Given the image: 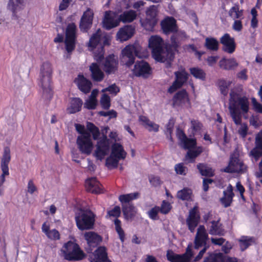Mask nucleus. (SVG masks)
<instances>
[{
  "label": "nucleus",
  "instance_id": "58",
  "mask_svg": "<svg viewBox=\"0 0 262 262\" xmlns=\"http://www.w3.org/2000/svg\"><path fill=\"white\" fill-rule=\"evenodd\" d=\"M171 206L169 203L164 200L162 201L161 207H159L160 212L164 214H167L171 210Z\"/></svg>",
  "mask_w": 262,
  "mask_h": 262
},
{
  "label": "nucleus",
  "instance_id": "33",
  "mask_svg": "<svg viewBox=\"0 0 262 262\" xmlns=\"http://www.w3.org/2000/svg\"><path fill=\"white\" fill-rule=\"evenodd\" d=\"M189 101L188 94L186 90L183 89L177 92L172 98L173 105H180L185 100Z\"/></svg>",
  "mask_w": 262,
  "mask_h": 262
},
{
  "label": "nucleus",
  "instance_id": "61",
  "mask_svg": "<svg viewBox=\"0 0 262 262\" xmlns=\"http://www.w3.org/2000/svg\"><path fill=\"white\" fill-rule=\"evenodd\" d=\"M251 102L254 110L256 113L262 114V104L254 97L252 98Z\"/></svg>",
  "mask_w": 262,
  "mask_h": 262
},
{
  "label": "nucleus",
  "instance_id": "41",
  "mask_svg": "<svg viewBox=\"0 0 262 262\" xmlns=\"http://www.w3.org/2000/svg\"><path fill=\"white\" fill-rule=\"evenodd\" d=\"M225 256L221 253H209L204 259V262H225Z\"/></svg>",
  "mask_w": 262,
  "mask_h": 262
},
{
  "label": "nucleus",
  "instance_id": "18",
  "mask_svg": "<svg viewBox=\"0 0 262 262\" xmlns=\"http://www.w3.org/2000/svg\"><path fill=\"white\" fill-rule=\"evenodd\" d=\"M118 61L114 54L108 55L103 63V70L107 75L115 74L118 69Z\"/></svg>",
  "mask_w": 262,
  "mask_h": 262
},
{
  "label": "nucleus",
  "instance_id": "16",
  "mask_svg": "<svg viewBox=\"0 0 262 262\" xmlns=\"http://www.w3.org/2000/svg\"><path fill=\"white\" fill-rule=\"evenodd\" d=\"M109 139L106 135H103L102 137L97 142L95 156L98 160H101L107 154L110 148Z\"/></svg>",
  "mask_w": 262,
  "mask_h": 262
},
{
  "label": "nucleus",
  "instance_id": "64",
  "mask_svg": "<svg viewBox=\"0 0 262 262\" xmlns=\"http://www.w3.org/2000/svg\"><path fill=\"white\" fill-rule=\"evenodd\" d=\"M232 29L237 32L241 31L243 29V24L241 20H234V21L232 25Z\"/></svg>",
  "mask_w": 262,
  "mask_h": 262
},
{
  "label": "nucleus",
  "instance_id": "23",
  "mask_svg": "<svg viewBox=\"0 0 262 262\" xmlns=\"http://www.w3.org/2000/svg\"><path fill=\"white\" fill-rule=\"evenodd\" d=\"M250 156L256 161L262 156V129L256 135L255 147L251 150Z\"/></svg>",
  "mask_w": 262,
  "mask_h": 262
},
{
  "label": "nucleus",
  "instance_id": "43",
  "mask_svg": "<svg viewBox=\"0 0 262 262\" xmlns=\"http://www.w3.org/2000/svg\"><path fill=\"white\" fill-rule=\"evenodd\" d=\"M195 149H188L187 151L186 158L190 160V162H194V160L196 157H198L202 152L203 147L202 146L195 147Z\"/></svg>",
  "mask_w": 262,
  "mask_h": 262
},
{
  "label": "nucleus",
  "instance_id": "1",
  "mask_svg": "<svg viewBox=\"0 0 262 262\" xmlns=\"http://www.w3.org/2000/svg\"><path fill=\"white\" fill-rule=\"evenodd\" d=\"M237 94L234 92L230 93L229 109L231 117L236 125H241L238 133L242 138H245L248 134V127L246 123L242 124V114H247L249 110V102L246 96L238 97L236 99Z\"/></svg>",
  "mask_w": 262,
  "mask_h": 262
},
{
  "label": "nucleus",
  "instance_id": "42",
  "mask_svg": "<svg viewBox=\"0 0 262 262\" xmlns=\"http://www.w3.org/2000/svg\"><path fill=\"white\" fill-rule=\"evenodd\" d=\"M229 15L234 20L243 18V10H239L238 5L232 7L229 11Z\"/></svg>",
  "mask_w": 262,
  "mask_h": 262
},
{
  "label": "nucleus",
  "instance_id": "49",
  "mask_svg": "<svg viewBox=\"0 0 262 262\" xmlns=\"http://www.w3.org/2000/svg\"><path fill=\"white\" fill-rule=\"evenodd\" d=\"M200 220V216H198L197 218H192L187 217L186 219V224L188 226V229L191 232H193L195 228L198 225Z\"/></svg>",
  "mask_w": 262,
  "mask_h": 262
},
{
  "label": "nucleus",
  "instance_id": "9",
  "mask_svg": "<svg viewBox=\"0 0 262 262\" xmlns=\"http://www.w3.org/2000/svg\"><path fill=\"white\" fill-rule=\"evenodd\" d=\"M132 72L135 77L146 79L151 74L152 69L147 61L142 60L135 62Z\"/></svg>",
  "mask_w": 262,
  "mask_h": 262
},
{
  "label": "nucleus",
  "instance_id": "52",
  "mask_svg": "<svg viewBox=\"0 0 262 262\" xmlns=\"http://www.w3.org/2000/svg\"><path fill=\"white\" fill-rule=\"evenodd\" d=\"M119 160H120L110 155L106 159L105 165L108 168H116L118 167Z\"/></svg>",
  "mask_w": 262,
  "mask_h": 262
},
{
  "label": "nucleus",
  "instance_id": "53",
  "mask_svg": "<svg viewBox=\"0 0 262 262\" xmlns=\"http://www.w3.org/2000/svg\"><path fill=\"white\" fill-rule=\"evenodd\" d=\"M185 149H191L195 148L196 146V139L195 138H188L184 140L182 142Z\"/></svg>",
  "mask_w": 262,
  "mask_h": 262
},
{
  "label": "nucleus",
  "instance_id": "27",
  "mask_svg": "<svg viewBox=\"0 0 262 262\" xmlns=\"http://www.w3.org/2000/svg\"><path fill=\"white\" fill-rule=\"evenodd\" d=\"M83 105L82 100L79 97H72L69 99V105L67 108V113L74 114L81 111Z\"/></svg>",
  "mask_w": 262,
  "mask_h": 262
},
{
  "label": "nucleus",
  "instance_id": "37",
  "mask_svg": "<svg viewBox=\"0 0 262 262\" xmlns=\"http://www.w3.org/2000/svg\"><path fill=\"white\" fill-rule=\"evenodd\" d=\"M122 212L126 220L132 221L137 213L136 208L133 204L122 207Z\"/></svg>",
  "mask_w": 262,
  "mask_h": 262
},
{
  "label": "nucleus",
  "instance_id": "45",
  "mask_svg": "<svg viewBox=\"0 0 262 262\" xmlns=\"http://www.w3.org/2000/svg\"><path fill=\"white\" fill-rule=\"evenodd\" d=\"M205 47L208 50L216 51L219 49V42L213 37H207L205 39Z\"/></svg>",
  "mask_w": 262,
  "mask_h": 262
},
{
  "label": "nucleus",
  "instance_id": "13",
  "mask_svg": "<svg viewBox=\"0 0 262 262\" xmlns=\"http://www.w3.org/2000/svg\"><path fill=\"white\" fill-rule=\"evenodd\" d=\"M175 80L168 89V92L172 94L180 89L188 80L189 74L185 69L174 72Z\"/></svg>",
  "mask_w": 262,
  "mask_h": 262
},
{
  "label": "nucleus",
  "instance_id": "11",
  "mask_svg": "<svg viewBox=\"0 0 262 262\" xmlns=\"http://www.w3.org/2000/svg\"><path fill=\"white\" fill-rule=\"evenodd\" d=\"M11 159V151L9 147L6 146L1 158V168L2 173L0 176V186H2L5 181V177L9 175V164Z\"/></svg>",
  "mask_w": 262,
  "mask_h": 262
},
{
  "label": "nucleus",
  "instance_id": "48",
  "mask_svg": "<svg viewBox=\"0 0 262 262\" xmlns=\"http://www.w3.org/2000/svg\"><path fill=\"white\" fill-rule=\"evenodd\" d=\"M87 129L88 132L90 133V135H92L94 140H96L99 139L100 133L98 127L95 126L93 123L88 122L87 124Z\"/></svg>",
  "mask_w": 262,
  "mask_h": 262
},
{
  "label": "nucleus",
  "instance_id": "21",
  "mask_svg": "<svg viewBox=\"0 0 262 262\" xmlns=\"http://www.w3.org/2000/svg\"><path fill=\"white\" fill-rule=\"evenodd\" d=\"M93 16V12L90 8L83 13L79 24V28L81 31L86 32L91 28Z\"/></svg>",
  "mask_w": 262,
  "mask_h": 262
},
{
  "label": "nucleus",
  "instance_id": "6",
  "mask_svg": "<svg viewBox=\"0 0 262 262\" xmlns=\"http://www.w3.org/2000/svg\"><path fill=\"white\" fill-rule=\"evenodd\" d=\"M95 215L91 210H85L75 216V221L78 228L81 230L93 228Z\"/></svg>",
  "mask_w": 262,
  "mask_h": 262
},
{
  "label": "nucleus",
  "instance_id": "47",
  "mask_svg": "<svg viewBox=\"0 0 262 262\" xmlns=\"http://www.w3.org/2000/svg\"><path fill=\"white\" fill-rule=\"evenodd\" d=\"M192 195V191L188 188H184L178 191L177 196L182 201H189Z\"/></svg>",
  "mask_w": 262,
  "mask_h": 262
},
{
  "label": "nucleus",
  "instance_id": "38",
  "mask_svg": "<svg viewBox=\"0 0 262 262\" xmlns=\"http://www.w3.org/2000/svg\"><path fill=\"white\" fill-rule=\"evenodd\" d=\"M137 16V13L135 11L130 10L123 12L119 16V17L120 21L126 23L133 21L136 19Z\"/></svg>",
  "mask_w": 262,
  "mask_h": 262
},
{
  "label": "nucleus",
  "instance_id": "10",
  "mask_svg": "<svg viewBox=\"0 0 262 262\" xmlns=\"http://www.w3.org/2000/svg\"><path fill=\"white\" fill-rule=\"evenodd\" d=\"M193 255L191 244L188 245L185 252L182 254L174 253L171 250H168L166 254L167 259L170 262H190Z\"/></svg>",
  "mask_w": 262,
  "mask_h": 262
},
{
  "label": "nucleus",
  "instance_id": "34",
  "mask_svg": "<svg viewBox=\"0 0 262 262\" xmlns=\"http://www.w3.org/2000/svg\"><path fill=\"white\" fill-rule=\"evenodd\" d=\"M211 225L209 230V234L211 235H222L224 234V229L223 226L220 222V219L217 221L211 222Z\"/></svg>",
  "mask_w": 262,
  "mask_h": 262
},
{
  "label": "nucleus",
  "instance_id": "32",
  "mask_svg": "<svg viewBox=\"0 0 262 262\" xmlns=\"http://www.w3.org/2000/svg\"><path fill=\"white\" fill-rule=\"evenodd\" d=\"M127 153L124 150L123 146L119 143H114L112 145L111 155L117 158L118 159L124 160L125 159Z\"/></svg>",
  "mask_w": 262,
  "mask_h": 262
},
{
  "label": "nucleus",
  "instance_id": "54",
  "mask_svg": "<svg viewBox=\"0 0 262 262\" xmlns=\"http://www.w3.org/2000/svg\"><path fill=\"white\" fill-rule=\"evenodd\" d=\"M207 238L208 237L196 235L194 240V248L195 249H199L203 246H206V244Z\"/></svg>",
  "mask_w": 262,
  "mask_h": 262
},
{
  "label": "nucleus",
  "instance_id": "19",
  "mask_svg": "<svg viewBox=\"0 0 262 262\" xmlns=\"http://www.w3.org/2000/svg\"><path fill=\"white\" fill-rule=\"evenodd\" d=\"M119 17L116 14L111 11L105 12L103 20V27L107 30H111L119 26L120 24Z\"/></svg>",
  "mask_w": 262,
  "mask_h": 262
},
{
  "label": "nucleus",
  "instance_id": "59",
  "mask_svg": "<svg viewBox=\"0 0 262 262\" xmlns=\"http://www.w3.org/2000/svg\"><path fill=\"white\" fill-rule=\"evenodd\" d=\"M249 123L250 125L253 126L256 128L261 125V122L259 121V117L258 115H252L249 118Z\"/></svg>",
  "mask_w": 262,
  "mask_h": 262
},
{
  "label": "nucleus",
  "instance_id": "25",
  "mask_svg": "<svg viewBox=\"0 0 262 262\" xmlns=\"http://www.w3.org/2000/svg\"><path fill=\"white\" fill-rule=\"evenodd\" d=\"M89 255V260L91 262H104L107 259L106 249L104 247H99L94 253Z\"/></svg>",
  "mask_w": 262,
  "mask_h": 262
},
{
  "label": "nucleus",
  "instance_id": "26",
  "mask_svg": "<svg viewBox=\"0 0 262 262\" xmlns=\"http://www.w3.org/2000/svg\"><path fill=\"white\" fill-rule=\"evenodd\" d=\"M75 82L78 89L83 93L88 94L91 91L92 83L83 75H78V77L75 80Z\"/></svg>",
  "mask_w": 262,
  "mask_h": 262
},
{
  "label": "nucleus",
  "instance_id": "15",
  "mask_svg": "<svg viewBox=\"0 0 262 262\" xmlns=\"http://www.w3.org/2000/svg\"><path fill=\"white\" fill-rule=\"evenodd\" d=\"M120 214L121 209L119 206H116L113 209L107 211V214L110 216L116 217V219L114 220L115 230L119 235V237L120 241L121 242L123 243L125 240V233L121 227V221L117 219L119 216H120Z\"/></svg>",
  "mask_w": 262,
  "mask_h": 262
},
{
  "label": "nucleus",
  "instance_id": "24",
  "mask_svg": "<svg viewBox=\"0 0 262 262\" xmlns=\"http://www.w3.org/2000/svg\"><path fill=\"white\" fill-rule=\"evenodd\" d=\"M85 186L87 191L92 193L98 194L102 192V185L95 177L86 179Z\"/></svg>",
  "mask_w": 262,
  "mask_h": 262
},
{
  "label": "nucleus",
  "instance_id": "30",
  "mask_svg": "<svg viewBox=\"0 0 262 262\" xmlns=\"http://www.w3.org/2000/svg\"><path fill=\"white\" fill-rule=\"evenodd\" d=\"M238 66V63L234 58H222L219 61V67L221 69L230 71L234 70Z\"/></svg>",
  "mask_w": 262,
  "mask_h": 262
},
{
  "label": "nucleus",
  "instance_id": "63",
  "mask_svg": "<svg viewBox=\"0 0 262 262\" xmlns=\"http://www.w3.org/2000/svg\"><path fill=\"white\" fill-rule=\"evenodd\" d=\"M47 237L52 240H58L60 238V234L56 229H52L46 235Z\"/></svg>",
  "mask_w": 262,
  "mask_h": 262
},
{
  "label": "nucleus",
  "instance_id": "40",
  "mask_svg": "<svg viewBox=\"0 0 262 262\" xmlns=\"http://www.w3.org/2000/svg\"><path fill=\"white\" fill-rule=\"evenodd\" d=\"M241 250L243 251L247 249L250 246L255 243V239L253 237L243 236L238 240Z\"/></svg>",
  "mask_w": 262,
  "mask_h": 262
},
{
  "label": "nucleus",
  "instance_id": "14",
  "mask_svg": "<svg viewBox=\"0 0 262 262\" xmlns=\"http://www.w3.org/2000/svg\"><path fill=\"white\" fill-rule=\"evenodd\" d=\"M245 170V165L242 161H241L239 157L234 155L231 156L230 161L227 166L223 171L227 173H239L243 172Z\"/></svg>",
  "mask_w": 262,
  "mask_h": 262
},
{
  "label": "nucleus",
  "instance_id": "31",
  "mask_svg": "<svg viewBox=\"0 0 262 262\" xmlns=\"http://www.w3.org/2000/svg\"><path fill=\"white\" fill-rule=\"evenodd\" d=\"M134 31L135 29L131 26H126L119 29L117 37L121 41H126L133 36Z\"/></svg>",
  "mask_w": 262,
  "mask_h": 262
},
{
  "label": "nucleus",
  "instance_id": "46",
  "mask_svg": "<svg viewBox=\"0 0 262 262\" xmlns=\"http://www.w3.org/2000/svg\"><path fill=\"white\" fill-rule=\"evenodd\" d=\"M190 74L196 79L205 80L206 73L204 71L198 67H193L189 69Z\"/></svg>",
  "mask_w": 262,
  "mask_h": 262
},
{
  "label": "nucleus",
  "instance_id": "7",
  "mask_svg": "<svg viewBox=\"0 0 262 262\" xmlns=\"http://www.w3.org/2000/svg\"><path fill=\"white\" fill-rule=\"evenodd\" d=\"M139 51L135 45L126 46L121 51L120 60L121 63L127 68H130L135 61Z\"/></svg>",
  "mask_w": 262,
  "mask_h": 262
},
{
  "label": "nucleus",
  "instance_id": "12",
  "mask_svg": "<svg viewBox=\"0 0 262 262\" xmlns=\"http://www.w3.org/2000/svg\"><path fill=\"white\" fill-rule=\"evenodd\" d=\"M77 144L82 154L90 155L93 148L90 133H85V135L79 136L77 139Z\"/></svg>",
  "mask_w": 262,
  "mask_h": 262
},
{
  "label": "nucleus",
  "instance_id": "20",
  "mask_svg": "<svg viewBox=\"0 0 262 262\" xmlns=\"http://www.w3.org/2000/svg\"><path fill=\"white\" fill-rule=\"evenodd\" d=\"M161 27L163 33L166 35L177 33L178 30L177 21L173 17H165L161 21Z\"/></svg>",
  "mask_w": 262,
  "mask_h": 262
},
{
  "label": "nucleus",
  "instance_id": "57",
  "mask_svg": "<svg viewBox=\"0 0 262 262\" xmlns=\"http://www.w3.org/2000/svg\"><path fill=\"white\" fill-rule=\"evenodd\" d=\"M187 168L184 166L183 163L177 164L174 166V170L176 173L185 176L187 171Z\"/></svg>",
  "mask_w": 262,
  "mask_h": 262
},
{
  "label": "nucleus",
  "instance_id": "44",
  "mask_svg": "<svg viewBox=\"0 0 262 262\" xmlns=\"http://www.w3.org/2000/svg\"><path fill=\"white\" fill-rule=\"evenodd\" d=\"M232 82L227 81L226 80L222 79L217 81V86L221 92V93L224 96H227L228 94L229 88Z\"/></svg>",
  "mask_w": 262,
  "mask_h": 262
},
{
  "label": "nucleus",
  "instance_id": "28",
  "mask_svg": "<svg viewBox=\"0 0 262 262\" xmlns=\"http://www.w3.org/2000/svg\"><path fill=\"white\" fill-rule=\"evenodd\" d=\"M234 196L233 187L231 184H229L226 190L223 191V196L220 199V201L225 208H227L231 206Z\"/></svg>",
  "mask_w": 262,
  "mask_h": 262
},
{
  "label": "nucleus",
  "instance_id": "56",
  "mask_svg": "<svg viewBox=\"0 0 262 262\" xmlns=\"http://www.w3.org/2000/svg\"><path fill=\"white\" fill-rule=\"evenodd\" d=\"M159 212V207L155 206L147 212V214L150 219L154 221L158 220L159 219L158 216V213Z\"/></svg>",
  "mask_w": 262,
  "mask_h": 262
},
{
  "label": "nucleus",
  "instance_id": "60",
  "mask_svg": "<svg viewBox=\"0 0 262 262\" xmlns=\"http://www.w3.org/2000/svg\"><path fill=\"white\" fill-rule=\"evenodd\" d=\"M179 35V33H174L170 37V46L175 50H177L180 46L179 41H178Z\"/></svg>",
  "mask_w": 262,
  "mask_h": 262
},
{
  "label": "nucleus",
  "instance_id": "39",
  "mask_svg": "<svg viewBox=\"0 0 262 262\" xmlns=\"http://www.w3.org/2000/svg\"><path fill=\"white\" fill-rule=\"evenodd\" d=\"M102 32L100 29L94 33L90 37L88 46L93 49H95L98 45L101 44Z\"/></svg>",
  "mask_w": 262,
  "mask_h": 262
},
{
  "label": "nucleus",
  "instance_id": "35",
  "mask_svg": "<svg viewBox=\"0 0 262 262\" xmlns=\"http://www.w3.org/2000/svg\"><path fill=\"white\" fill-rule=\"evenodd\" d=\"M196 168L202 176L212 177L214 176V170L206 163H200L197 164Z\"/></svg>",
  "mask_w": 262,
  "mask_h": 262
},
{
  "label": "nucleus",
  "instance_id": "51",
  "mask_svg": "<svg viewBox=\"0 0 262 262\" xmlns=\"http://www.w3.org/2000/svg\"><path fill=\"white\" fill-rule=\"evenodd\" d=\"M26 0H9L8 7L15 13L17 7L23 6Z\"/></svg>",
  "mask_w": 262,
  "mask_h": 262
},
{
  "label": "nucleus",
  "instance_id": "29",
  "mask_svg": "<svg viewBox=\"0 0 262 262\" xmlns=\"http://www.w3.org/2000/svg\"><path fill=\"white\" fill-rule=\"evenodd\" d=\"M91 78L94 81L101 82L104 78V74L97 63H92L90 66Z\"/></svg>",
  "mask_w": 262,
  "mask_h": 262
},
{
  "label": "nucleus",
  "instance_id": "50",
  "mask_svg": "<svg viewBox=\"0 0 262 262\" xmlns=\"http://www.w3.org/2000/svg\"><path fill=\"white\" fill-rule=\"evenodd\" d=\"M191 128L192 130V134L193 135L199 133L202 129L203 125L202 123L198 119H192L190 121Z\"/></svg>",
  "mask_w": 262,
  "mask_h": 262
},
{
  "label": "nucleus",
  "instance_id": "17",
  "mask_svg": "<svg viewBox=\"0 0 262 262\" xmlns=\"http://www.w3.org/2000/svg\"><path fill=\"white\" fill-rule=\"evenodd\" d=\"M84 237L87 242V246L85 247V250L88 253H92L94 248L102 241V237L93 231L85 232Z\"/></svg>",
  "mask_w": 262,
  "mask_h": 262
},
{
  "label": "nucleus",
  "instance_id": "4",
  "mask_svg": "<svg viewBox=\"0 0 262 262\" xmlns=\"http://www.w3.org/2000/svg\"><path fill=\"white\" fill-rule=\"evenodd\" d=\"M62 251L65 259L68 260H80L86 256L79 245L72 241L66 243Z\"/></svg>",
  "mask_w": 262,
  "mask_h": 262
},
{
  "label": "nucleus",
  "instance_id": "62",
  "mask_svg": "<svg viewBox=\"0 0 262 262\" xmlns=\"http://www.w3.org/2000/svg\"><path fill=\"white\" fill-rule=\"evenodd\" d=\"M97 105V100L89 98L84 103V107L88 110H94L96 108Z\"/></svg>",
  "mask_w": 262,
  "mask_h": 262
},
{
  "label": "nucleus",
  "instance_id": "22",
  "mask_svg": "<svg viewBox=\"0 0 262 262\" xmlns=\"http://www.w3.org/2000/svg\"><path fill=\"white\" fill-rule=\"evenodd\" d=\"M220 42L223 45V50L229 54L233 53L236 49L234 38L231 37L229 34H224L220 38Z\"/></svg>",
  "mask_w": 262,
  "mask_h": 262
},
{
  "label": "nucleus",
  "instance_id": "36",
  "mask_svg": "<svg viewBox=\"0 0 262 262\" xmlns=\"http://www.w3.org/2000/svg\"><path fill=\"white\" fill-rule=\"evenodd\" d=\"M139 195L138 192L120 195L119 196V200L121 203L122 207L133 204L132 201L137 199Z\"/></svg>",
  "mask_w": 262,
  "mask_h": 262
},
{
  "label": "nucleus",
  "instance_id": "5",
  "mask_svg": "<svg viewBox=\"0 0 262 262\" xmlns=\"http://www.w3.org/2000/svg\"><path fill=\"white\" fill-rule=\"evenodd\" d=\"M158 8L151 5L145 11V17L140 20L141 26L146 31H153L158 21Z\"/></svg>",
  "mask_w": 262,
  "mask_h": 262
},
{
  "label": "nucleus",
  "instance_id": "8",
  "mask_svg": "<svg viewBox=\"0 0 262 262\" xmlns=\"http://www.w3.org/2000/svg\"><path fill=\"white\" fill-rule=\"evenodd\" d=\"M76 30V26L74 23L69 24L67 27L64 43L66 49L68 53H71L75 48Z\"/></svg>",
  "mask_w": 262,
  "mask_h": 262
},
{
  "label": "nucleus",
  "instance_id": "55",
  "mask_svg": "<svg viewBox=\"0 0 262 262\" xmlns=\"http://www.w3.org/2000/svg\"><path fill=\"white\" fill-rule=\"evenodd\" d=\"M100 104L103 109H109L111 106V98L110 96L105 94H103L100 99Z\"/></svg>",
  "mask_w": 262,
  "mask_h": 262
},
{
  "label": "nucleus",
  "instance_id": "3",
  "mask_svg": "<svg viewBox=\"0 0 262 262\" xmlns=\"http://www.w3.org/2000/svg\"><path fill=\"white\" fill-rule=\"evenodd\" d=\"M53 69L49 61L43 62L40 67L39 72V85L43 91V97L50 100L53 96L52 88Z\"/></svg>",
  "mask_w": 262,
  "mask_h": 262
},
{
  "label": "nucleus",
  "instance_id": "2",
  "mask_svg": "<svg viewBox=\"0 0 262 262\" xmlns=\"http://www.w3.org/2000/svg\"><path fill=\"white\" fill-rule=\"evenodd\" d=\"M164 41L159 36H151L149 39L148 47L151 50L153 58L157 61L164 62L166 60L172 61L174 57V54L170 47H167L166 57L162 55L164 53Z\"/></svg>",
  "mask_w": 262,
  "mask_h": 262
}]
</instances>
